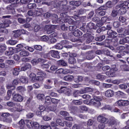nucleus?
I'll return each instance as SVG.
<instances>
[{"label":"nucleus","instance_id":"nucleus-1","mask_svg":"<svg viewBox=\"0 0 129 129\" xmlns=\"http://www.w3.org/2000/svg\"><path fill=\"white\" fill-rule=\"evenodd\" d=\"M37 75L39 76L36 77V74L32 73L30 75V78L32 82H36V81H43L44 78L46 77V73H43L42 71H39L37 73Z\"/></svg>","mask_w":129,"mask_h":129},{"label":"nucleus","instance_id":"nucleus-2","mask_svg":"<svg viewBox=\"0 0 129 129\" xmlns=\"http://www.w3.org/2000/svg\"><path fill=\"white\" fill-rule=\"evenodd\" d=\"M63 47L67 48V49H70L71 48H72V46L68 45V41L67 40L62 41L61 42V44L58 43L57 45L54 46V48L58 50H61L63 49Z\"/></svg>","mask_w":129,"mask_h":129},{"label":"nucleus","instance_id":"nucleus-3","mask_svg":"<svg viewBox=\"0 0 129 129\" xmlns=\"http://www.w3.org/2000/svg\"><path fill=\"white\" fill-rule=\"evenodd\" d=\"M102 99L100 97H94L93 99L90 100L91 104L95 106V107H100L101 106V101Z\"/></svg>","mask_w":129,"mask_h":129},{"label":"nucleus","instance_id":"nucleus-4","mask_svg":"<svg viewBox=\"0 0 129 129\" xmlns=\"http://www.w3.org/2000/svg\"><path fill=\"white\" fill-rule=\"evenodd\" d=\"M59 93H64L66 95L70 96L71 95V89L67 87H61L60 90H58Z\"/></svg>","mask_w":129,"mask_h":129},{"label":"nucleus","instance_id":"nucleus-5","mask_svg":"<svg viewBox=\"0 0 129 129\" xmlns=\"http://www.w3.org/2000/svg\"><path fill=\"white\" fill-rule=\"evenodd\" d=\"M116 105L119 106H127L129 105L128 100H119L116 102Z\"/></svg>","mask_w":129,"mask_h":129},{"label":"nucleus","instance_id":"nucleus-6","mask_svg":"<svg viewBox=\"0 0 129 129\" xmlns=\"http://www.w3.org/2000/svg\"><path fill=\"white\" fill-rule=\"evenodd\" d=\"M9 24L8 23H1L0 24V33H8V29H6L7 27H9Z\"/></svg>","mask_w":129,"mask_h":129},{"label":"nucleus","instance_id":"nucleus-7","mask_svg":"<svg viewBox=\"0 0 129 129\" xmlns=\"http://www.w3.org/2000/svg\"><path fill=\"white\" fill-rule=\"evenodd\" d=\"M39 109L41 112H43V111H44V110H46V109L47 110V111H55V110H56V107L54 106L53 107V108L49 107L48 108L46 109L45 106H40L39 107Z\"/></svg>","mask_w":129,"mask_h":129},{"label":"nucleus","instance_id":"nucleus-8","mask_svg":"<svg viewBox=\"0 0 129 129\" xmlns=\"http://www.w3.org/2000/svg\"><path fill=\"white\" fill-rule=\"evenodd\" d=\"M49 54L50 56L52 57V58H57V59H59L60 55H59V52L55 50H50L49 52Z\"/></svg>","mask_w":129,"mask_h":129},{"label":"nucleus","instance_id":"nucleus-9","mask_svg":"<svg viewBox=\"0 0 129 129\" xmlns=\"http://www.w3.org/2000/svg\"><path fill=\"white\" fill-rule=\"evenodd\" d=\"M45 62V60L43 58H38V59H36L34 58L31 61V63L35 66V65H37V64H38V63H44Z\"/></svg>","mask_w":129,"mask_h":129},{"label":"nucleus","instance_id":"nucleus-10","mask_svg":"<svg viewBox=\"0 0 129 129\" xmlns=\"http://www.w3.org/2000/svg\"><path fill=\"white\" fill-rule=\"evenodd\" d=\"M74 57H76V54L73 53L70 55V58L69 59L70 64H75L76 63V59Z\"/></svg>","mask_w":129,"mask_h":129},{"label":"nucleus","instance_id":"nucleus-11","mask_svg":"<svg viewBox=\"0 0 129 129\" xmlns=\"http://www.w3.org/2000/svg\"><path fill=\"white\" fill-rule=\"evenodd\" d=\"M106 97H112L114 95V92L112 90H108L104 92Z\"/></svg>","mask_w":129,"mask_h":129},{"label":"nucleus","instance_id":"nucleus-12","mask_svg":"<svg viewBox=\"0 0 129 129\" xmlns=\"http://www.w3.org/2000/svg\"><path fill=\"white\" fill-rule=\"evenodd\" d=\"M13 100L19 102L23 101V97L21 95L17 94L14 96Z\"/></svg>","mask_w":129,"mask_h":129},{"label":"nucleus","instance_id":"nucleus-13","mask_svg":"<svg viewBox=\"0 0 129 129\" xmlns=\"http://www.w3.org/2000/svg\"><path fill=\"white\" fill-rule=\"evenodd\" d=\"M32 68V66L30 63H26L23 67L21 68V71H26L30 70Z\"/></svg>","mask_w":129,"mask_h":129},{"label":"nucleus","instance_id":"nucleus-14","mask_svg":"<svg viewBox=\"0 0 129 129\" xmlns=\"http://www.w3.org/2000/svg\"><path fill=\"white\" fill-rule=\"evenodd\" d=\"M98 121L100 122L101 123H105V121L107 120V119L105 118V117L103 116V115H99L98 118Z\"/></svg>","mask_w":129,"mask_h":129},{"label":"nucleus","instance_id":"nucleus-15","mask_svg":"<svg viewBox=\"0 0 129 129\" xmlns=\"http://www.w3.org/2000/svg\"><path fill=\"white\" fill-rule=\"evenodd\" d=\"M91 91H93V89L91 88L87 87L85 88L84 90H81V93H87V92H91ZM94 92H95V90H94Z\"/></svg>","mask_w":129,"mask_h":129},{"label":"nucleus","instance_id":"nucleus-16","mask_svg":"<svg viewBox=\"0 0 129 129\" xmlns=\"http://www.w3.org/2000/svg\"><path fill=\"white\" fill-rule=\"evenodd\" d=\"M19 126L21 129L25 128V126H26V122H25V120L21 119L19 121Z\"/></svg>","mask_w":129,"mask_h":129},{"label":"nucleus","instance_id":"nucleus-17","mask_svg":"<svg viewBox=\"0 0 129 129\" xmlns=\"http://www.w3.org/2000/svg\"><path fill=\"white\" fill-rule=\"evenodd\" d=\"M110 73L109 72H106V74L109 77H115V70L114 69H111L110 70Z\"/></svg>","mask_w":129,"mask_h":129},{"label":"nucleus","instance_id":"nucleus-18","mask_svg":"<svg viewBox=\"0 0 129 129\" xmlns=\"http://www.w3.org/2000/svg\"><path fill=\"white\" fill-rule=\"evenodd\" d=\"M115 122H116V120H115V118L113 117H111L109 120H108V124L110 125V126H112V125H114V124H115Z\"/></svg>","mask_w":129,"mask_h":129},{"label":"nucleus","instance_id":"nucleus-19","mask_svg":"<svg viewBox=\"0 0 129 129\" xmlns=\"http://www.w3.org/2000/svg\"><path fill=\"white\" fill-rule=\"evenodd\" d=\"M70 4L71 6H75L76 7H79L80 5H81V2L78 1H71L70 2Z\"/></svg>","mask_w":129,"mask_h":129},{"label":"nucleus","instance_id":"nucleus-20","mask_svg":"<svg viewBox=\"0 0 129 129\" xmlns=\"http://www.w3.org/2000/svg\"><path fill=\"white\" fill-rule=\"evenodd\" d=\"M119 13V10L114 9L112 11L111 13V16H112V18H115L117 17V15H118Z\"/></svg>","mask_w":129,"mask_h":129},{"label":"nucleus","instance_id":"nucleus-21","mask_svg":"<svg viewBox=\"0 0 129 129\" xmlns=\"http://www.w3.org/2000/svg\"><path fill=\"white\" fill-rule=\"evenodd\" d=\"M25 47H26V44L25 43L18 44L16 46V50L20 51L22 50V49H23V48H25Z\"/></svg>","mask_w":129,"mask_h":129},{"label":"nucleus","instance_id":"nucleus-22","mask_svg":"<svg viewBox=\"0 0 129 129\" xmlns=\"http://www.w3.org/2000/svg\"><path fill=\"white\" fill-rule=\"evenodd\" d=\"M26 125L29 128H32L33 127V123H34V121H32L31 120H26Z\"/></svg>","mask_w":129,"mask_h":129},{"label":"nucleus","instance_id":"nucleus-23","mask_svg":"<svg viewBox=\"0 0 129 129\" xmlns=\"http://www.w3.org/2000/svg\"><path fill=\"white\" fill-rule=\"evenodd\" d=\"M7 50V45L5 44H0V53H4Z\"/></svg>","mask_w":129,"mask_h":129},{"label":"nucleus","instance_id":"nucleus-24","mask_svg":"<svg viewBox=\"0 0 129 129\" xmlns=\"http://www.w3.org/2000/svg\"><path fill=\"white\" fill-rule=\"evenodd\" d=\"M35 17L40 16L43 14V9H37V10L34 11Z\"/></svg>","mask_w":129,"mask_h":129},{"label":"nucleus","instance_id":"nucleus-25","mask_svg":"<svg viewBox=\"0 0 129 129\" xmlns=\"http://www.w3.org/2000/svg\"><path fill=\"white\" fill-rule=\"evenodd\" d=\"M20 55L21 57H26L27 56H29V53L27 50H22L20 52Z\"/></svg>","mask_w":129,"mask_h":129},{"label":"nucleus","instance_id":"nucleus-26","mask_svg":"<svg viewBox=\"0 0 129 129\" xmlns=\"http://www.w3.org/2000/svg\"><path fill=\"white\" fill-rule=\"evenodd\" d=\"M20 80L22 83H24V84H26V83L28 82V78H27V77L22 76L20 78Z\"/></svg>","mask_w":129,"mask_h":129},{"label":"nucleus","instance_id":"nucleus-27","mask_svg":"<svg viewBox=\"0 0 129 129\" xmlns=\"http://www.w3.org/2000/svg\"><path fill=\"white\" fill-rule=\"evenodd\" d=\"M53 20H52V23L53 24H57L58 23V20H59V21H62V19H58V16L57 15H53Z\"/></svg>","mask_w":129,"mask_h":129},{"label":"nucleus","instance_id":"nucleus-28","mask_svg":"<svg viewBox=\"0 0 129 129\" xmlns=\"http://www.w3.org/2000/svg\"><path fill=\"white\" fill-rule=\"evenodd\" d=\"M86 81L89 82L90 83H94V84H95L96 85H99L100 83L99 81H95V80H92V81H89V79L88 78H86Z\"/></svg>","mask_w":129,"mask_h":129},{"label":"nucleus","instance_id":"nucleus-29","mask_svg":"<svg viewBox=\"0 0 129 129\" xmlns=\"http://www.w3.org/2000/svg\"><path fill=\"white\" fill-rule=\"evenodd\" d=\"M57 63L59 66H67V62H65L63 60H58Z\"/></svg>","mask_w":129,"mask_h":129},{"label":"nucleus","instance_id":"nucleus-30","mask_svg":"<svg viewBox=\"0 0 129 129\" xmlns=\"http://www.w3.org/2000/svg\"><path fill=\"white\" fill-rule=\"evenodd\" d=\"M74 77L73 76H66L64 77L63 79L66 81H72Z\"/></svg>","mask_w":129,"mask_h":129},{"label":"nucleus","instance_id":"nucleus-31","mask_svg":"<svg viewBox=\"0 0 129 129\" xmlns=\"http://www.w3.org/2000/svg\"><path fill=\"white\" fill-rule=\"evenodd\" d=\"M121 7L124 9H128L129 8V3L128 2L125 1L121 4Z\"/></svg>","mask_w":129,"mask_h":129},{"label":"nucleus","instance_id":"nucleus-32","mask_svg":"<svg viewBox=\"0 0 129 129\" xmlns=\"http://www.w3.org/2000/svg\"><path fill=\"white\" fill-rule=\"evenodd\" d=\"M83 101L82 100H75L73 101V103L74 104H75L76 105H80L82 103H83Z\"/></svg>","mask_w":129,"mask_h":129},{"label":"nucleus","instance_id":"nucleus-33","mask_svg":"<svg viewBox=\"0 0 129 129\" xmlns=\"http://www.w3.org/2000/svg\"><path fill=\"white\" fill-rule=\"evenodd\" d=\"M21 71H22V70H21V68H14L13 71V73L14 75H19V73Z\"/></svg>","mask_w":129,"mask_h":129},{"label":"nucleus","instance_id":"nucleus-34","mask_svg":"<svg viewBox=\"0 0 129 129\" xmlns=\"http://www.w3.org/2000/svg\"><path fill=\"white\" fill-rule=\"evenodd\" d=\"M7 44H9V45H16L17 43H18V40H10L7 41Z\"/></svg>","mask_w":129,"mask_h":129},{"label":"nucleus","instance_id":"nucleus-35","mask_svg":"<svg viewBox=\"0 0 129 129\" xmlns=\"http://www.w3.org/2000/svg\"><path fill=\"white\" fill-rule=\"evenodd\" d=\"M15 34H14V38H18L21 36V31L20 30H17L13 31Z\"/></svg>","mask_w":129,"mask_h":129},{"label":"nucleus","instance_id":"nucleus-36","mask_svg":"<svg viewBox=\"0 0 129 129\" xmlns=\"http://www.w3.org/2000/svg\"><path fill=\"white\" fill-rule=\"evenodd\" d=\"M23 111V109H22V107H19V108H17V107H14L11 109V111L12 112H14L15 111Z\"/></svg>","mask_w":129,"mask_h":129},{"label":"nucleus","instance_id":"nucleus-37","mask_svg":"<svg viewBox=\"0 0 129 129\" xmlns=\"http://www.w3.org/2000/svg\"><path fill=\"white\" fill-rule=\"evenodd\" d=\"M64 22H68L70 25H72L73 24V20L70 17H68L67 18L64 19Z\"/></svg>","mask_w":129,"mask_h":129},{"label":"nucleus","instance_id":"nucleus-38","mask_svg":"<svg viewBox=\"0 0 129 129\" xmlns=\"http://www.w3.org/2000/svg\"><path fill=\"white\" fill-rule=\"evenodd\" d=\"M80 109L81 112H84V111H88V108L86 106H81L80 107Z\"/></svg>","mask_w":129,"mask_h":129},{"label":"nucleus","instance_id":"nucleus-39","mask_svg":"<svg viewBox=\"0 0 129 129\" xmlns=\"http://www.w3.org/2000/svg\"><path fill=\"white\" fill-rule=\"evenodd\" d=\"M38 99L43 101L45 99V95L43 94H39L37 96Z\"/></svg>","mask_w":129,"mask_h":129},{"label":"nucleus","instance_id":"nucleus-40","mask_svg":"<svg viewBox=\"0 0 129 129\" xmlns=\"http://www.w3.org/2000/svg\"><path fill=\"white\" fill-rule=\"evenodd\" d=\"M45 30L46 31L47 34H51L52 31H51V27L50 26L46 25L45 27Z\"/></svg>","mask_w":129,"mask_h":129},{"label":"nucleus","instance_id":"nucleus-41","mask_svg":"<svg viewBox=\"0 0 129 129\" xmlns=\"http://www.w3.org/2000/svg\"><path fill=\"white\" fill-rule=\"evenodd\" d=\"M82 126L79 124H75L72 126V129H81Z\"/></svg>","mask_w":129,"mask_h":129},{"label":"nucleus","instance_id":"nucleus-42","mask_svg":"<svg viewBox=\"0 0 129 129\" xmlns=\"http://www.w3.org/2000/svg\"><path fill=\"white\" fill-rule=\"evenodd\" d=\"M80 94H83V93H81V91H75L74 92V96L75 97H78Z\"/></svg>","mask_w":129,"mask_h":129},{"label":"nucleus","instance_id":"nucleus-43","mask_svg":"<svg viewBox=\"0 0 129 129\" xmlns=\"http://www.w3.org/2000/svg\"><path fill=\"white\" fill-rule=\"evenodd\" d=\"M65 122H63L62 121V120L60 119H57L56 120V123L59 124V125H61V126H64L65 123Z\"/></svg>","mask_w":129,"mask_h":129},{"label":"nucleus","instance_id":"nucleus-44","mask_svg":"<svg viewBox=\"0 0 129 129\" xmlns=\"http://www.w3.org/2000/svg\"><path fill=\"white\" fill-rule=\"evenodd\" d=\"M7 95L8 96L5 97V100H10V99L11 98V96L12 95V91L9 90L7 92Z\"/></svg>","mask_w":129,"mask_h":129},{"label":"nucleus","instance_id":"nucleus-45","mask_svg":"<svg viewBox=\"0 0 129 129\" xmlns=\"http://www.w3.org/2000/svg\"><path fill=\"white\" fill-rule=\"evenodd\" d=\"M104 39H105V36L102 35L99 37L96 38V40L98 41L99 42H101V41H103V40H104Z\"/></svg>","mask_w":129,"mask_h":129},{"label":"nucleus","instance_id":"nucleus-46","mask_svg":"<svg viewBox=\"0 0 129 129\" xmlns=\"http://www.w3.org/2000/svg\"><path fill=\"white\" fill-rule=\"evenodd\" d=\"M74 35L75 36V37H79V36L81 35V32L78 30H76L74 32Z\"/></svg>","mask_w":129,"mask_h":129},{"label":"nucleus","instance_id":"nucleus-47","mask_svg":"<svg viewBox=\"0 0 129 129\" xmlns=\"http://www.w3.org/2000/svg\"><path fill=\"white\" fill-rule=\"evenodd\" d=\"M36 4H29L27 5V7L29 9H35L36 8Z\"/></svg>","mask_w":129,"mask_h":129},{"label":"nucleus","instance_id":"nucleus-48","mask_svg":"<svg viewBox=\"0 0 129 129\" xmlns=\"http://www.w3.org/2000/svg\"><path fill=\"white\" fill-rule=\"evenodd\" d=\"M119 11L120 12L121 15H124V14L126 13V9L121 7V8L119 10Z\"/></svg>","mask_w":129,"mask_h":129},{"label":"nucleus","instance_id":"nucleus-49","mask_svg":"<svg viewBox=\"0 0 129 129\" xmlns=\"http://www.w3.org/2000/svg\"><path fill=\"white\" fill-rule=\"evenodd\" d=\"M60 114L62 115V116H68L69 115V113L65 111H61L60 112Z\"/></svg>","mask_w":129,"mask_h":129},{"label":"nucleus","instance_id":"nucleus-50","mask_svg":"<svg viewBox=\"0 0 129 129\" xmlns=\"http://www.w3.org/2000/svg\"><path fill=\"white\" fill-rule=\"evenodd\" d=\"M119 87L120 89H126L127 88V86L125 84H122L119 85Z\"/></svg>","mask_w":129,"mask_h":129},{"label":"nucleus","instance_id":"nucleus-51","mask_svg":"<svg viewBox=\"0 0 129 129\" xmlns=\"http://www.w3.org/2000/svg\"><path fill=\"white\" fill-rule=\"evenodd\" d=\"M106 6H107V8H112L113 7V5L111 2V1H109L106 3Z\"/></svg>","mask_w":129,"mask_h":129},{"label":"nucleus","instance_id":"nucleus-52","mask_svg":"<svg viewBox=\"0 0 129 129\" xmlns=\"http://www.w3.org/2000/svg\"><path fill=\"white\" fill-rule=\"evenodd\" d=\"M28 15L31 17H35V11H33L32 10L29 11L28 12Z\"/></svg>","mask_w":129,"mask_h":129},{"label":"nucleus","instance_id":"nucleus-53","mask_svg":"<svg viewBox=\"0 0 129 129\" xmlns=\"http://www.w3.org/2000/svg\"><path fill=\"white\" fill-rule=\"evenodd\" d=\"M107 9H108L107 6H106V5H104V6L100 7L98 9V10H99V11H105V10H107Z\"/></svg>","mask_w":129,"mask_h":129},{"label":"nucleus","instance_id":"nucleus-54","mask_svg":"<svg viewBox=\"0 0 129 129\" xmlns=\"http://www.w3.org/2000/svg\"><path fill=\"white\" fill-rule=\"evenodd\" d=\"M34 49L36 50H38L39 51H41L42 50V46L39 45H36L34 46Z\"/></svg>","mask_w":129,"mask_h":129},{"label":"nucleus","instance_id":"nucleus-55","mask_svg":"<svg viewBox=\"0 0 129 129\" xmlns=\"http://www.w3.org/2000/svg\"><path fill=\"white\" fill-rule=\"evenodd\" d=\"M43 119L45 121H48V120H51L52 119V117H49L48 116H44Z\"/></svg>","mask_w":129,"mask_h":129},{"label":"nucleus","instance_id":"nucleus-56","mask_svg":"<svg viewBox=\"0 0 129 129\" xmlns=\"http://www.w3.org/2000/svg\"><path fill=\"white\" fill-rule=\"evenodd\" d=\"M106 109L110 110V109H111V107H110V106L106 105L105 106V107L102 108V110H106Z\"/></svg>","mask_w":129,"mask_h":129},{"label":"nucleus","instance_id":"nucleus-57","mask_svg":"<svg viewBox=\"0 0 129 129\" xmlns=\"http://www.w3.org/2000/svg\"><path fill=\"white\" fill-rule=\"evenodd\" d=\"M35 127V128H38V127H40V125L39 124V123L37 122H33V127Z\"/></svg>","mask_w":129,"mask_h":129},{"label":"nucleus","instance_id":"nucleus-58","mask_svg":"<svg viewBox=\"0 0 129 129\" xmlns=\"http://www.w3.org/2000/svg\"><path fill=\"white\" fill-rule=\"evenodd\" d=\"M42 40L44 41V42H49V37L46 35L43 36L42 37Z\"/></svg>","mask_w":129,"mask_h":129},{"label":"nucleus","instance_id":"nucleus-59","mask_svg":"<svg viewBox=\"0 0 129 129\" xmlns=\"http://www.w3.org/2000/svg\"><path fill=\"white\" fill-rule=\"evenodd\" d=\"M119 21L121 22V23H124L125 21H126V19L125 18L121 16L119 17Z\"/></svg>","mask_w":129,"mask_h":129},{"label":"nucleus","instance_id":"nucleus-60","mask_svg":"<svg viewBox=\"0 0 129 129\" xmlns=\"http://www.w3.org/2000/svg\"><path fill=\"white\" fill-rule=\"evenodd\" d=\"M51 102L53 103V104H58V102H59V100L56 99L55 98H52L51 100Z\"/></svg>","mask_w":129,"mask_h":129},{"label":"nucleus","instance_id":"nucleus-61","mask_svg":"<svg viewBox=\"0 0 129 129\" xmlns=\"http://www.w3.org/2000/svg\"><path fill=\"white\" fill-rule=\"evenodd\" d=\"M66 126L71 127L72 126V122L69 121H64Z\"/></svg>","mask_w":129,"mask_h":129},{"label":"nucleus","instance_id":"nucleus-62","mask_svg":"<svg viewBox=\"0 0 129 129\" xmlns=\"http://www.w3.org/2000/svg\"><path fill=\"white\" fill-rule=\"evenodd\" d=\"M99 129H104L105 127V124L104 123H101L98 126Z\"/></svg>","mask_w":129,"mask_h":129},{"label":"nucleus","instance_id":"nucleus-63","mask_svg":"<svg viewBox=\"0 0 129 129\" xmlns=\"http://www.w3.org/2000/svg\"><path fill=\"white\" fill-rule=\"evenodd\" d=\"M41 29L40 25H36L34 28V32H38Z\"/></svg>","mask_w":129,"mask_h":129},{"label":"nucleus","instance_id":"nucleus-64","mask_svg":"<svg viewBox=\"0 0 129 129\" xmlns=\"http://www.w3.org/2000/svg\"><path fill=\"white\" fill-rule=\"evenodd\" d=\"M113 26L114 28H118L119 27V22H115L113 24Z\"/></svg>","mask_w":129,"mask_h":129}]
</instances>
